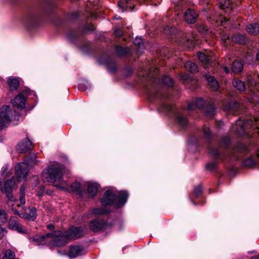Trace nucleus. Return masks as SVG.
Here are the masks:
<instances>
[{
    "mask_svg": "<svg viewBox=\"0 0 259 259\" xmlns=\"http://www.w3.org/2000/svg\"><path fill=\"white\" fill-rule=\"evenodd\" d=\"M15 184V179L14 177H13L12 179L8 180L5 182L4 187L2 186V182L0 181V190L3 192H5L8 198L12 201L14 200L12 199V189Z\"/></svg>",
    "mask_w": 259,
    "mask_h": 259,
    "instance_id": "1a4fd4ad",
    "label": "nucleus"
},
{
    "mask_svg": "<svg viewBox=\"0 0 259 259\" xmlns=\"http://www.w3.org/2000/svg\"><path fill=\"white\" fill-rule=\"evenodd\" d=\"M186 69L191 73H195L198 71L197 66L191 61H188L185 65Z\"/></svg>",
    "mask_w": 259,
    "mask_h": 259,
    "instance_id": "a878e982",
    "label": "nucleus"
},
{
    "mask_svg": "<svg viewBox=\"0 0 259 259\" xmlns=\"http://www.w3.org/2000/svg\"><path fill=\"white\" fill-rule=\"evenodd\" d=\"M198 14L193 10L189 9L185 13L184 19L189 23H194L196 22Z\"/></svg>",
    "mask_w": 259,
    "mask_h": 259,
    "instance_id": "ddd939ff",
    "label": "nucleus"
},
{
    "mask_svg": "<svg viewBox=\"0 0 259 259\" xmlns=\"http://www.w3.org/2000/svg\"><path fill=\"white\" fill-rule=\"evenodd\" d=\"M15 257V254L14 252L10 249H8L6 251L2 259H14Z\"/></svg>",
    "mask_w": 259,
    "mask_h": 259,
    "instance_id": "c9c22d12",
    "label": "nucleus"
},
{
    "mask_svg": "<svg viewBox=\"0 0 259 259\" xmlns=\"http://www.w3.org/2000/svg\"><path fill=\"white\" fill-rule=\"evenodd\" d=\"M256 59L259 61V51L257 52L256 55Z\"/></svg>",
    "mask_w": 259,
    "mask_h": 259,
    "instance_id": "6e6d98bb",
    "label": "nucleus"
},
{
    "mask_svg": "<svg viewBox=\"0 0 259 259\" xmlns=\"http://www.w3.org/2000/svg\"><path fill=\"white\" fill-rule=\"evenodd\" d=\"M204 103L205 102L203 99H196L192 103L188 104L187 107L188 110L189 111L194 110H195V107H197L198 109H201L203 107Z\"/></svg>",
    "mask_w": 259,
    "mask_h": 259,
    "instance_id": "2eb2a0df",
    "label": "nucleus"
},
{
    "mask_svg": "<svg viewBox=\"0 0 259 259\" xmlns=\"http://www.w3.org/2000/svg\"><path fill=\"white\" fill-rule=\"evenodd\" d=\"M217 167V163L214 162H210L206 165V168L209 170L214 169Z\"/></svg>",
    "mask_w": 259,
    "mask_h": 259,
    "instance_id": "37998d69",
    "label": "nucleus"
},
{
    "mask_svg": "<svg viewBox=\"0 0 259 259\" xmlns=\"http://www.w3.org/2000/svg\"><path fill=\"white\" fill-rule=\"evenodd\" d=\"M206 114L209 116H212L215 114V108L213 104H210L206 106L205 109Z\"/></svg>",
    "mask_w": 259,
    "mask_h": 259,
    "instance_id": "c756f323",
    "label": "nucleus"
},
{
    "mask_svg": "<svg viewBox=\"0 0 259 259\" xmlns=\"http://www.w3.org/2000/svg\"><path fill=\"white\" fill-rule=\"evenodd\" d=\"M222 69H223L224 71H225L227 73H229L230 72V70H229V68H228L227 67H226V66H223L222 67Z\"/></svg>",
    "mask_w": 259,
    "mask_h": 259,
    "instance_id": "3c124183",
    "label": "nucleus"
},
{
    "mask_svg": "<svg viewBox=\"0 0 259 259\" xmlns=\"http://www.w3.org/2000/svg\"><path fill=\"white\" fill-rule=\"evenodd\" d=\"M233 84L235 88L241 92L244 91L245 90L244 82L239 79H234Z\"/></svg>",
    "mask_w": 259,
    "mask_h": 259,
    "instance_id": "b1692460",
    "label": "nucleus"
},
{
    "mask_svg": "<svg viewBox=\"0 0 259 259\" xmlns=\"http://www.w3.org/2000/svg\"><path fill=\"white\" fill-rule=\"evenodd\" d=\"M106 213V211L102 208H96L93 209V213L95 214H101Z\"/></svg>",
    "mask_w": 259,
    "mask_h": 259,
    "instance_id": "ea45409f",
    "label": "nucleus"
},
{
    "mask_svg": "<svg viewBox=\"0 0 259 259\" xmlns=\"http://www.w3.org/2000/svg\"><path fill=\"white\" fill-rule=\"evenodd\" d=\"M84 229L82 227H72L68 231H54L36 238H30V240L36 242L38 245H46L49 246H60L67 244L69 240L76 239L82 237Z\"/></svg>",
    "mask_w": 259,
    "mask_h": 259,
    "instance_id": "f257e3e1",
    "label": "nucleus"
},
{
    "mask_svg": "<svg viewBox=\"0 0 259 259\" xmlns=\"http://www.w3.org/2000/svg\"><path fill=\"white\" fill-rule=\"evenodd\" d=\"M47 228L50 230H52L54 228V226L52 224H50L47 226Z\"/></svg>",
    "mask_w": 259,
    "mask_h": 259,
    "instance_id": "603ef678",
    "label": "nucleus"
},
{
    "mask_svg": "<svg viewBox=\"0 0 259 259\" xmlns=\"http://www.w3.org/2000/svg\"><path fill=\"white\" fill-rule=\"evenodd\" d=\"M246 31L251 35H256L259 33V24H250L246 27Z\"/></svg>",
    "mask_w": 259,
    "mask_h": 259,
    "instance_id": "6ab92c4d",
    "label": "nucleus"
},
{
    "mask_svg": "<svg viewBox=\"0 0 259 259\" xmlns=\"http://www.w3.org/2000/svg\"><path fill=\"white\" fill-rule=\"evenodd\" d=\"M257 117H253L250 119H246L244 121H237L236 123L237 131L241 134L247 133V130L251 128L256 134H259V124Z\"/></svg>",
    "mask_w": 259,
    "mask_h": 259,
    "instance_id": "423d86ee",
    "label": "nucleus"
},
{
    "mask_svg": "<svg viewBox=\"0 0 259 259\" xmlns=\"http://www.w3.org/2000/svg\"><path fill=\"white\" fill-rule=\"evenodd\" d=\"M202 193V188L201 186L199 185L196 187H195L194 190V193L197 196H198L201 195Z\"/></svg>",
    "mask_w": 259,
    "mask_h": 259,
    "instance_id": "79ce46f5",
    "label": "nucleus"
},
{
    "mask_svg": "<svg viewBox=\"0 0 259 259\" xmlns=\"http://www.w3.org/2000/svg\"><path fill=\"white\" fill-rule=\"evenodd\" d=\"M105 222L101 219H96L91 221L89 224L90 229L94 232H97L101 230L105 226Z\"/></svg>",
    "mask_w": 259,
    "mask_h": 259,
    "instance_id": "9d476101",
    "label": "nucleus"
},
{
    "mask_svg": "<svg viewBox=\"0 0 259 259\" xmlns=\"http://www.w3.org/2000/svg\"><path fill=\"white\" fill-rule=\"evenodd\" d=\"M208 83L213 90H217L219 88V83L213 76H208L207 77Z\"/></svg>",
    "mask_w": 259,
    "mask_h": 259,
    "instance_id": "5701e85b",
    "label": "nucleus"
},
{
    "mask_svg": "<svg viewBox=\"0 0 259 259\" xmlns=\"http://www.w3.org/2000/svg\"><path fill=\"white\" fill-rule=\"evenodd\" d=\"M18 223L17 218L16 217H13L11 218L9 222V227L10 229L14 230Z\"/></svg>",
    "mask_w": 259,
    "mask_h": 259,
    "instance_id": "473e14b6",
    "label": "nucleus"
},
{
    "mask_svg": "<svg viewBox=\"0 0 259 259\" xmlns=\"http://www.w3.org/2000/svg\"><path fill=\"white\" fill-rule=\"evenodd\" d=\"M63 168L60 164L52 165L48 168L44 170L41 176L42 181L45 182H59V184L55 186L65 191L68 190V184L62 180Z\"/></svg>",
    "mask_w": 259,
    "mask_h": 259,
    "instance_id": "7ed1b4c3",
    "label": "nucleus"
},
{
    "mask_svg": "<svg viewBox=\"0 0 259 259\" xmlns=\"http://www.w3.org/2000/svg\"><path fill=\"white\" fill-rule=\"evenodd\" d=\"M224 21H225V22H227V21H228V20L227 19V18H224Z\"/></svg>",
    "mask_w": 259,
    "mask_h": 259,
    "instance_id": "bf43d9fd",
    "label": "nucleus"
},
{
    "mask_svg": "<svg viewBox=\"0 0 259 259\" xmlns=\"http://www.w3.org/2000/svg\"><path fill=\"white\" fill-rule=\"evenodd\" d=\"M6 169V168H5V170H4L3 171V172H2V175H4V171Z\"/></svg>",
    "mask_w": 259,
    "mask_h": 259,
    "instance_id": "052dcab7",
    "label": "nucleus"
},
{
    "mask_svg": "<svg viewBox=\"0 0 259 259\" xmlns=\"http://www.w3.org/2000/svg\"><path fill=\"white\" fill-rule=\"evenodd\" d=\"M109 70L111 71V72H114L115 71V68H113V69H109Z\"/></svg>",
    "mask_w": 259,
    "mask_h": 259,
    "instance_id": "4d7b16f0",
    "label": "nucleus"
},
{
    "mask_svg": "<svg viewBox=\"0 0 259 259\" xmlns=\"http://www.w3.org/2000/svg\"><path fill=\"white\" fill-rule=\"evenodd\" d=\"M255 76L252 77V76H249L248 78V84L252 87L254 86L255 87V89L257 91L259 88V82L255 80Z\"/></svg>",
    "mask_w": 259,
    "mask_h": 259,
    "instance_id": "7c9ffc66",
    "label": "nucleus"
},
{
    "mask_svg": "<svg viewBox=\"0 0 259 259\" xmlns=\"http://www.w3.org/2000/svg\"><path fill=\"white\" fill-rule=\"evenodd\" d=\"M224 110H225L226 111H229L230 110V108L229 107H225L224 108Z\"/></svg>",
    "mask_w": 259,
    "mask_h": 259,
    "instance_id": "13d9d810",
    "label": "nucleus"
},
{
    "mask_svg": "<svg viewBox=\"0 0 259 259\" xmlns=\"http://www.w3.org/2000/svg\"><path fill=\"white\" fill-rule=\"evenodd\" d=\"M174 29L175 28H172V27H171L170 28H169V27L168 26H167L165 28L164 31L166 33H168V31L169 30V33H173V31L174 30Z\"/></svg>",
    "mask_w": 259,
    "mask_h": 259,
    "instance_id": "8fccbe9b",
    "label": "nucleus"
},
{
    "mask_svg": "<svg viewBox=\"0 0 259 259\" xmlns=\"http://www.w3.org/2000/svg\"><path fill=\"white\" fill-rule=\"evenodd\" d=\"M115 35L117 36H120L122 34V30L119 28H116L114 30Z\"/></svg>",
    "mask_w": 259,
    "mask_h": 259,
    "instance_id": "09e8293b",
    "label": "nucleus"
},
{
    "mask_svg": "<svg viewBox=\"0 0 259 259\" xmlns=\"http://www.w3.org/2000/svg\"><path fill=\"white\" fill-rule=\"evenodd\" d=\"M158 110L159 112L167 113L172 111L173 107L170 104L162 103L158 107Z\"/></svg>",
    "mask_w": 259,
    "mask_h": 259,
    "instance_id": "cd10ccee",
    "label": "nucleus"
},
{
    "mask_svg": "<svg viewBox=\"0 0 259 259\" xmlns=\"http://www.w3.org/2000/svg\"><path fill=\"white\" fill-rule=\"evenodd\" d=\"M115 19H120L119 17H118V18H117V17H115Z\"/></svg>",
    "mask_w": 259,
    "mask_h": 259,
    "instance_id": "e2e57ef3",
    "label": "nucleus"
},
{
    "mask_svg": "<svg viewBox=\"0 0 259 259\" xmlns=\"http://www.w3.org/2000/svg\"><path fill=\"white\" fill-rule=\"evenodd\" d=\"M128 197V193L125 191H121L118 193L117 199L115 193L111 190H106L101 199L103 205H114L117 207L123 206L126 203Z\"/></svg>",
    "mask_w": 259,
    "mask_h": 259,
    "instance_id": "20e7f679",
    "label": "nucleus"
},
{
    "mask_svg": "<svg viewBox=\"0 0 259 259\" xmlns=\"http://www.w3.org/2000/svg\"><path fill=\"white\" fill-rule=\"evenodd\" d=\"M90 87L87 80H83L78 84V88L79 90L85 91Z\"/></svg>",
    "mask_w": 259,
    "mask_h": 259,
    "instance_id": "72a5a7b5",
    "label": "nucleus"
},
{
    "mask_svg": "<svg viewBox=\"0 0 259 259\" xmlns=\"http://www.w3.org/2000/svg\"><path fill=\"white\" fill-rule=\"evenodd\" d=\"M32 147V143L27 138L26 140L20 143L17 145V150L22 152H26L27 151L30 150Z\"/></svg>",
    "mask_w": 259,
    "mask_h": 259,
    "instance_id": "4468645a",
    "label": "nucleus"
},
{
    "mask_svg": "<svg viewBox=\"0 0 259 259\" xmlns=\"http://www.w3.org/2000/svg\"><path fill=\"white\" fill-rule=\"evenodd\" d=\"M243 70L242 63L238 61H234L232 64V70L235 73H239Z\"/></svg>",
    "mask_w": 259,
    "mask_h": 259,
    "instance_id": "393cba45",
    "label": "nucleus"
},
{
    "mask_svg": "<svg viewBox=\"0 0 259 259\" xmlns=\"http://www.w3.org/2000/svg\"><path fill=\"white\" fill-rule=\"evenodd\" d=\"M71 189L72 191L77 193L80 196L82 194V191L81 188V184L79 182H75L70 186Z\"/></svg>",
    "mask_w": 259,
    "mask_h": 259,
    "instance_id": "bb28decb",
    "label": "nucleus"
},
{
    "mask_svg": "<svg viewBox=\"0 0 259 259\" xmlns=\"http://www.w3.org/2000/svg\"><path fill=\"white\" fill-rule=\"evenodd\" d=\"M187 44L186 45V46H187L188 47H194L195 42H194V40L188 39H187Z\"/></svg>",
    "mask_w": 259,
    "mask_h": 259,
    "instance_id": "de8ad7c7",
    "label": "nucleus"
},
{
    "mask_svg": "<svg viewBox=\"0 0 259 259\" xmlns=\"http://www.w3.org/2000/svg\"><path fill=\"white\" fill-rule=\"evenodd\" d=\"M89 26L90 27V28L89 29V30L93 31L95 29L94 25L90 24Z\"/></svg>",
    "mask_w": 259,
    "mask_h": 259,
    "instance_id": "864d4df0",
    "label": "nucleus"
},
{
    "mask_svg": "<svg viewBox=\"0 0 259 259\" xmlns=\"http://www.w3.org/2000/svg\"><path fill=\"white\" fill-rule=\"evenodd\" d=\"M13 110L10 107L4 105L0 108V130L7 126L11 120Z\"/></svg>",
    "mask_w": 259,
    "mask_h": 259,
    "instance_id": "0eeeda50",
    "label": "nucleus"
},
{
    "mask_svg": "<svg viewBox=\"0 0 259 259\" xmlns=\"http://www.w3.org/2000/svg\"><path fill=\"white\" fill-rule=\"evenodd\" d=\"M162 82L168 87H172L174 84L172 79L167 76H163L162 78Z\"/></svg>",
    "mask_w": 259,
    "mask_h": 259,
    "instance_id": "f704fd0d",
    "label": "nucleus"
},
{
    "mask_svg": "<svg viewBox=\"0 0 259 259\" xmlns=\"http://www.w3.org/2000/svg\"><path fill=\"white\" fill-rule=\"evenodd\" d=\"M232 40L234 42L238 44H243L246 41V38L244 35L235 34L232 36Z\"/></svg>",
    "mask_w": 259,
    "mask_h": 259,
    "instance_id": "4be33fe9",
    "label": "nucleus"
},
{
    "mask_svg": "<svg viewBox=\"0 0 259 259\" xmlns=\"http://www.w3.org/2000/svg\"><path fill=\"white\" fill-rule=\"evenodd\" d=\"M20 216L27 220H34L36 217V209L33 207L29 208V212L21 213Z\"/></svg>",
    "mask_w": 259,
    "mask_h": 259,
    "instance_id": "dca6fc26",
    "label": "nucleus"
},
{
    "mask_svg": "<svg viewBox=\"0 0 259 259\" xmlns=\"http://www.w3.org/2000/svg\"><path fill=\"white\" fill-rule=\"evenodd\" d=\"M133 43L137 46H140L143 44V40L141 38L137 37L134 40Z\"/></svg>",
    "mask_w": 259,
    "mask_h": 259,
    "instance_id": "a18cd8bd",
    "label": "nucleus"
},
{
    "mask_svg": "<svg viewBox=\"0 0 259 259\" xmlns=\"http://www.w3.org/2000/svg\"><path fill=\"white\" fill-rule=\"evenodd\" d=\"M176 121L178 124L182 127L186 126L188 124V120L187 117L181 112H179L177 114Z\"/></svg>",
    "mask_w": 259,
    "mask_h": 259,
    "instance_id": "f3484780",
    "label": "nucleus"
},
{
    "mask_svg": "<svg viewBox=\"0 0 259 259\" xmlns=\"http://www.w3.org/2000/svg\"><path fill=\"white\" fill-rule=\"evenodd\" d=\"M250 102H253V101L251 100V99H250Z\"/></svg>",
    "mask_w": 259,
    "mask_h": 259,
    "instance_id": "0e129e2a",
    "label": "nucleus"
},
{
    "mask_svg": "<svg viewBox=\"0 0 259 259\" xmlns=\"http://www.w3.org/2000/svg\"><path fill=\"white\" fill-rule=\"evenodd\" d=\"M243 164L247 167H253L254 166L259 165V149L257 150L255 157H251L245 159Z\"/></svg>",
    "mask_w": 259,
    "mask_h": 259,
    "instance_id": "f8f14e48",
    "label": "nucleus"
},
{
    "mask_svg": "<svg viewBox=\"0 0 259 259\" xmlns=\"http://www.w3.org/2000/svg\"><path fill=\"white\" fill-rule=\"evenodd\" d=\"M115 19H120L119 17H118V18H117V17H115Z\"/></svg>",
    "mask_w": 259,
    "mask_h": 259,
    "instance_id": "680f3d73",
    "label": "nucleus"
},
{
    "mask_svg": "<svg viewBox=\"0 0 259 259\" xmlns=\"http://www.w3.org/2000/svg\"><path fill=\"white\" fill-rule=\"evenodd\" d=\"M8 83L12 90L17 89L19 86V81L16 78H9Z\"/></svg>",
    "mask_w": 259,
    "mask_h": 259,
    "instance_id": "c85d7f7f",
    "label": "nucleus"
},
{
    "mask_svg": "<svg viewBox=\"0 0 259 259\" xmlns=\"http://www.w3.org/2000/svg\"><path fill=\"white\" fill-rule=\"evenodd\" d=\"M84 253V249L82 246L79 245L72 246L70 247L68 256L71 258H75L81 255Z\"/></svg>",
    "mask_w": 259,
    "mask_h": 259,
    "instance_id": "9b49d317",
    "label": "nucleus"
},
{
    "mask_svg": "<svg viewBox=\"0 0 259 259\" xmlns=\"http://www.w3.org/2000/svg\"><path fill=\"white\" fill-rule=\"evenodd\" d=\"M99 185L95 183H90L88 186V193L90 197L94 196L97 193Z\"/></svg>",
    "mask_w": 259,
    "mask_h": 259,
    "instance_id": "a211bd4d",
    "label": "nucleus"
},
{
    "mask_svg": "<svg viewBox=\"0 0 259 259\" xmlns=\"http://www.w3.org/2000/svg\"><path fill=\"white\" fill-rule=\"evenodd\" d=\"M29 93L28 90H24L12 101L13 105L18 108L23 109L25 106L26 97Z\"/></svg>",
    "mask_w": 259,
    "mask_h": 259,
    "instance_id": "6e6552de",
    "label": "nucleus"
},
{
    "mask_svg": "<svg viewBox=\"0 0 259 259\" xmlns=\"http://www.w3.org/2000/svg\"><path fill=\"white\" fill-rule=\"evenodd\" d=\"M25 187L24 185H22L20 189V202L22 205H24L25 203Z\"/></svg>",
    "mask_w": 259,
    "mask_h": 259,
    "instance_id": "2f4dec72",
    "label": "nucleus"
},
{
    "mask_svg": "<svg viewBox=\"0 0 259 259\" xmlns=\"http://www.w3.org/2000/svg\"><path fill=\"white\" fill-rule=\"evenodd\" d=\"M36 157L34 155L24 160V162L18 163L15 166V173L19 182L25 179L29 172V167L36 163Z\"/></svg>",
    "mask_w": 259,
    "mask_h": 259,
    "instance_id": "39448f33",
    "label": "nucleus"
},
{
    "mask_svg": "<svg viewBox=\"0 0 259 259\" xmlns=\"http://www.w3.org/2000/svg\"><path fill=\"white\" fill-rule=\"evenodd\" d=\"M197 57L200 62L204 65V68H207L210 64V60L208 57L202 53H199Z\"/></svg>",
    "mask_w": 259,
    "mask_h": 259,
    "instance_id": "aec40b11",
    "label": "nucleus"
},
{
    "mask_svg": "<svg viewBox=\"0 0 259 259\" xmlns=\"http://www.w3.org/2000/svg\"><path fill=\"white\" fill-rule=\"evenodd\" d=\"M44 190H45V187L44 186H40L39 187V190L37 191V193L36 194L37 196L38 197H41L44 193Z\"/></svg>",
    "mask_w": 259,
    "mask_h": 259,
    "instance_id": "49530a36",
    "label": "nucleus"
},
{
    "mask_svg": "<svg viewBox=\"0 0 259 259\" xmlns=\"http://www.w3.org/2000/svg\"><path fill=\"white\" fill-rule=\"evenodd\" d=\"M230 143V139L229 137H223L219 147L209 148V154L214 158L222 160L227 158L237 159L239 156L236 154V152L244 153L247 151V148L242 144H238L235 149L225 150L224 148L228 147Z\"/></svg>",
    "mask_w": 259,
    "mask_h": 259,
    "instance_id": "f03ea898",
    "label": "nucleus"
},
{
    "mask_svg": "<svg viewBox=\"0 0 259 259\" xmlns=\"http://www.w3.org/2000/svg\"><path fill=\"white\" fill-rule=\"evenodd\" d=\"M148 96L150 100L155 98H161L162 96V93L161 91H158L156 93L151 92L149 93Z\"/></svg>",
    "mask_w": 259,
    "mask_h": 259,
    "instance_id": "e433bc0d",
    "label": "nucleus"
},
{
    "mask_svg": "<svg viewBox=\"0 0 259 259\" xmlns=\"http://www.w3.org/2000/svg\"><path fill=\"white\" fill-rule=\"evenodd\" d=\"M236 0H219L220 8L225 9L229 8H232L233 3Z\"/></svg>",
    "mask_w": 259,
    "mask_h": 259,
    "instance_id": "412c9836",
    "label": "nucleus"
},
{
    "mask_svg": "<svg viewBox=\"0 0 259 259\" xmlns=\"http://www.w3.org/2000/svg\"><path fill=\"white\" fill-rule=\"evenodd\" d=\"M115 50L116 53L119 55H123L127 53L126 49L119 46H117L115 47Z\"/></svg>",
    "mask_w": 259,
    "mask_h": 259,
    "instance_id": "4c0bfd02",
    "label": "nucleus"
},
{
    "mask_svg": "<svg viewBox=\"0 0 259 259\" xmlns=\"http://www.w3.org/2000/svg\"><path fill=\"white\" fill-rule=\"evenodd\" d=\"M182 79L186 80L188 78L187 75H183L181 76Z\"/></svg>",
    "mask_w": 259,
    "mask_h": 259,
    "instance_id": "5fc2aeb1",
    "label": "nucleus"
},
{
    "mask_svg": "<svg viewBox=\"0 0 259 259\" xmlns=\"http://www.w3.org/2000/svg\"><path fill=\"white\" fill-rule=\"evenodd\" d=\"M7 222V216L4 210L0 209V226Z\"/></svg>",
    "mask_w": 259,
    "mask_h": 259,
    "instance_id": "58836bf2",
    "label": "nucleus"
},
{
    "mask_svg": "<svg viewBox=\"0 0 259 259\" xmlns=\"http://www.w3.org/2000/svg\"><path fill=\"white\" fill-rule=\"evenodd\" d=\"M203 133H204V135L205 138H208L211 135V132L209 130V128L207 127H205L203 128Z\"/></svg>",
    "mask_w": 259,
    "mask_h": 259,
    "instance_id": "c03bdc74",
    "label": "nucleus"
},
{
    "mask_svg": "<svg viewBox=\"0 0 259 259\" xmlns=\"http://www.w3.org/2000/svg\"><path fill=\"white\" fill-rule=\"evenodd\" d=\"M14 230H16L18 232L22 233H24L26 232V230L24 227L19 223H18Z\"/></svg>",
    "mask_w": 259,
    "mask_h": 259,
    "instance_id": "a19ab883",
    "label": "nucleus"
}]
</instances>
